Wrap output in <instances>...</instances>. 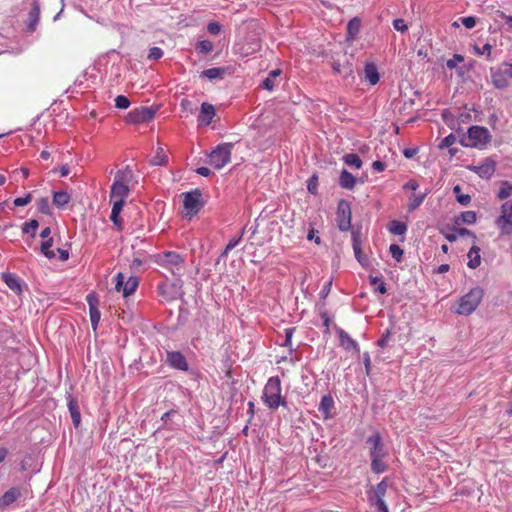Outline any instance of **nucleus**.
<instances>
[{
  "instance_id": "obj_1",
  "label": "nucleus",
  "mask_w": 512,
  "mask_h": 512,
  "mask_svg": "<svg viewBox=\"0 0 512 512\" xmlns=\"http://www.w3.org/2000/svg\"><path fill=\"white\" fill-rule=\"evenodd\" d=\"M366 443L370 446L371 471L375 474L386 472L388 465L383 459L388 456V450L383 443L380 433L378 431L374 432L366 439Z\"/></svg>"
},
{
  "instance_id": "obj_2",
  "label": "nucleus",
  "mask_w": 512,
  "mask_h": 512,
  "mask_svg": "<svg viewBox=\"0 0 512 512\" xmlns=\"http://www.w3.org/2000/svg\"><path fill=\"white\" fill-rule=\"evenodd\" d=\"M281 380L278 376L270 377L264 386L262 400L271 410H276L280 406L288 409V402L282 397Z\"/></svg>"
},
{
  "instance_id": "obj_3",
  "label": "nucleus",
  "mask_w": 512,
  "mask_h": 512,
  "mask_svg": "<svg viewBox=\"0 0 512 512\" xmlns=\"http://www.w3.org/2000/svg\"><path fill=\"white\" fill-rule=\"evenodd\" d=\"M492 136L486 127L473 125L468 131L467 135L462 134L459 143L463 147H472L482 150L491 142Z\"/></svg>"
},
{
  "instance_id": "obj_4",
  "label": "nucleus",
  "mask_w": 512,
  "mask_h": 512,
  "mask_svg": "<svg viewBox=\"0 0 512 512\" xmlns=\"http://www.w3.org/2000/svg\"><path fill=\"white\" fill-rule=\"evenodd\" d=\"M484 297V290L480 286L471 288L466 294L460 297L454 313L462 316L471 315L480 305Z\"/></svg>"
},
{
  "instance_id": "obj_5",
  "label": "nucleus",
  "mask_w": 512,
  "mask_h": 512,
  "mask_svg": "<svg viewBox=\"0 0 512 512\" xmlns=\"http://www.w3.org/2000/svg\"><path fill=\"white\" fill-rule=\"evenodd\" d=\"M157 263L168 268L172 275L181 278L184 274L185 259L182 255L174 251H165L157 255Z\"/></svg>"
},
{
  "instance_id": "obj_6",
  "label": "nucleus",
  "mask_w": 512,
  "mask_h": 512,
  "mask_svg": "<svg viewBox=\"0 0 512 512\" xmlns=\"http://www.w3.org/2000/svg\"><path fill=\"white\" fill-rule=\"evenodd\" d=\"M491 83L498 90H505L512 79V63L504 61L502 64L491 67L490 70Z\"/></svg>"
},
{
  "instance_id": "obj_7",
  "label": "nucleus",
  "mask_w": 512,
  "mask_h": 512,
  "mask_svg": "<svg viewBox=\"0 0 512 512\" xmlns=\"http://www.w3.org/2000/svg\"><path fill=\"white\" fill-rule=\"evenodd\" d=\"M233 143L225 142L217 145L209 154L208 163L220 170L231 161Z\"/></svg>"
},
{
  "instance_id": "obj_8",
  "label": "nucleus",
  "mask_w": 512,
  "mask_h": 512,
  "mask_svg": "<svg viewBox=\"0 0 512 512\" xmlns=\"http://www.w3.org/2000/svg\"><path fill=\"white\" fill-rule=\"evenodd\" d=\"M495 225L500 237L512 235V199L500 206V214L495 219Z\"/></svg>"
},
{
  "instance_id": "obj_9",
  "label": "nucleus",
  "mask_w": 512,
  "mask_h": 512,
  "mask_svg": "<svg viewBox=\"0 0 512 512\" xmlns=\"http://www.w3.org/2000/svg\"><path fill=\"white\" fill-rule=\"evenodd\" d=\"M388 478L384 477L373 489V492L368 494L369 501L375 507L377 512H389L388 506L384 501L387 492Z\"/></svg>"
},
{
  "instance_id": "obj_10",
  "label": "nucleus",
  "mask_w": 512,
  "mask_h": 512,
  "mask_svg": "<svg viewBox=\"0 0 512 512\" xmlns=\"http://www.w3.org/2000/svg\"><path fill=\"white\" fill-rule=\"evenodd\" d=\"M352 212L351 205L348 201L341 199L338 202L337 212H336V221L337 227L340 231L346 232L357 226H352L351 224Z\"/></svg>"
},
{
  "instance_id": "obj_11",
  "label": "nucleus",
  "mask_w": 512,
  "mask_h": 512,
  "mask_svg": "<svg viewBox=\"0 0 512 512\" xmlns=\"http://www.w3.org/2000/svg\"><path fill=\"white\" fill-rule=\"evenodd\" d=\"M183 195V206L186 211L185 214L189 217H193L202 209L204 205L202 201V193L199 189H194L184 193Z\"/></svg>"
},
{
  "instance_id": "obj_12",
  "label": "nucleus",
  "mask_w": 512,
  "mask_h": 512,
  "mask_svg": "<svg viewBox=\"0 0 512 512\" xmlns=\"http://www.w3.org/2000/svg\"><path fill=\"white\" fill-rule=\"evenodd\" d=\"M158 108L153 106H141L131 110L127 115V122L131 124L149 123L155 117Z\"/></svg>"
},
{
  "instance_id": "obj_13",
  "label": "nucleus",
  "mask_w": 512,
  "mask_h": 512,
  "mask_svg": "<svg viewBox=\"0 0 512 512\" xmlns=\"http://www.w3.org/2000/svg\"><path fill=\"white\" fill-rule=\"evenodd\" d=\"M351 240H352V248H353V252H354V256H355L356 260L359 262V264L362 267H364V268L369 267L370 259L367 257V255H365L362 252V247H361V243H362V227L361 226H358V227L352 229Z\"/></svg>"
},
{
  "instance_id": "obj_14",
  "label": "nucleus",
  "mask_w": 512,
  "mask_h": 512,
  "mask_svg": "<svg viewBox=\"0 0 512 512\" xmlns=\"http://www.w3.org/2000/svg\"><path fill=\"white\" fill-rule=\"evenodd\" d=\"M182 280L180 278H177L176 281L168 283H161L158 286L160 295L166 300V301H174L178 298H181L183 296L182 291Z\"/></svg>"
},
{
  "instance_id": "obj_15",
  "label": "nucleus",
  "mask_w": 512,
  "mask_h": 512,
  "mask_svg": "<svg viewBox=\"0 0 512 512\" xmlns=\"http://www.w3.org/2000/svg\"><path fill=\"white\" fill-rule=\"evenodd\" d=\"M467 169L476 173L481 178L489 179L495 173L496 162L492 158L487 157L479 165H468Z\"/></svg>"
},
{
  "instance_id": "obj_16",
  "label": "nucleus",
  "mask_w": 512,
  "mask_h": 512,
  "mask_svg": "<svg viewBox=\"0 0 512 512\" xmlns=\"http://www.w3.org/2000/svg\"><path fill=\"white\" fill-rule=\"evenodd\" d=\"M165 363L175 370H189V365L186 360V357L180 351H166Z\"/></svg>"
},
{
  "instance_id": "obj_17",
  "label": "nucleus",
  "mask_w": 512,
  "mask_h": 512,
  "mask_svg": "<svg viewBox=\"0 0 512 512\" xmlns=\"http://www.w3.org/2000/svg\"><path fill=\"white\" fill-rule=\"evenodd\" d=\"M331 68L335 74L341 75L344 80H351V82L355 80L353 64L348 59L343 63L339 60H333Z\"/></svg>"
},
{
  "instance_id": "obj_18",
  "label": "nucleus",
  "mask_w": 512,
  "mask_h": 512,
  "mask_svg": "<svg viewBox=\"0 0 512 512\" xmlns=\"http://www.w3.org/2000/svg\"><path fill=\"white\" fill-rule=\"evenodd\" d=\"M336 333L339 337V345L346 351H354L359 353L360 347L356 340H354L345 330L336 327Z\"/></svg>"
},
{
  "instance_id": "obj_19",
  "label": "nucleus",
  "mask_w": 512,
  "mask_h": 512,
  "mask_svg": "<svg viewBox=\"0 0 512 512\" xmlns=\"http://www.w3.org/2000/svg\"><path fill=\"white\" fill-rule=\"evenodd\" d=\"M335 409V401L333 396L328 393L322 396L318 405V411L322 414L325 420L334 417L333 410Z\"/></svg>"
},
{
  "instance_id": "obj_20",
  "label": "nucleus",
  "mask_w": 512,
  "mask_h": 512,
  "mask_svg": "<svg viewBox=\"0 0 512 512\" xmlns=\"http://www.w3.org/2000/svg\"><path fill=\"white\" fill-rule=\"evenodd\" d=\"M215 108L212 104L208 103V102H203L201 104V109H200V113L197 117V121H198V125L199 126H208L214 116H215Z\"/></svg>"
},
{
  "instance_id": "obj_21",
  "label": "nucleus",
  "mask_w": 512,
  "mask_h": 512,
  "mask_svg": "<svg viewBox=\"0 0 512 512\" xmlns=\"http://www.w3.org/2000/svg\"><path fill=\"white\" fill-rule=\"evenodd\" d=\"M40 20V4L38 0H32L31 10L28 13L26 29L28 32H34Z\"/></svg>"
},
{
  "instance_id": "obj_22",
  "label": "nucleus",
  "mask_w": 512,
  "mask_h": 512,
  "mask_svg": "<svg viewBox=\"0 0 512 512\" xmlns=\"http://www.w3.org/2000/svg\"><path fill=\"white\" fill-rule=\"evenodd\" d=\"M178 416V411L171 409L165 412L161 416L162 424L158 427V430L174 431L179 429V423L174 421V417Z\"/></svg>"
},
{
  "instance_id": "obj_23",
  "label": "nucleus",
  "mask_w": 512,
  "mask_h": 512,
  "mask_svg": "<svg viewBox=\"0 0 512 512\" xmlns=\"http://www.w3.org/2000/svg\"><path fill=\"white\" fill-rule=\"evenodd\" d=\"M129 187L127 184L121 183L120 181L114 180L111 191H110V200L114 199H123L129 195Z\"/></svg>"
},
{
  "instance_id": "obj_24",
  "label": "nucleus",
  "mask_w": 512,
  "mask_h": 512,
  "mask_svg": "<svg viewBox=\"0 0 512 512\" xmlns=\"http://www.w3.org/2000/svg\"><path fill=\"white\" fill-rule=\"evenodd\" d=\"M365 80L372 86L376 85L380 80V74L377 66L373 62H368L364 66Z\"/></svg>"
},
{
  "instance_id": "obj_25",
  "label": "nucleus",
  "mask_w": 512,
  "mask_h": 512,
  "mask_svg": "<svg viewBox=\"0 0 512 512\" xmlns=\"http://www.w3.org/2000/svg\"><path fill=\"white\" fill-rule=\"evenodd\" d=\"M3 282L16 294L22 292L20 278L14 273H2Z\"/></svg>"
},
{
  "instance_id": "obj_26",
  "label": "nucleus",
  "mask_w": 512,
  "mask_h": 512,
  "mask_svg": "<svg viewBox=\"0 0 512 512\" xmlns=\"http://www.w3.org/2000/svg\"><path fill=\"white\" fill-rule=\"evenodd\" d=\"M67 405L73 425L77 428L81 423V413L78 407V403L71 395H69L67 397Z\"/></svg>"
},
{
  "instance_id": "obj_27",
  "label": "nucleus",
  "mask_w": 512,
  "mask_h": 512,
  "mask_svg": "<svg viewBox=\"0 0 512 512\" xmlns=\"http://www.w3.org/2000/svg\"><path fill=\"white\" fill-rule=\"evenodd\" d=\"M227 72L226 67H213L206 70H203L200 73V78H206L210 81L223 79Z\"/></svg>"
},
{
  "instance_id": "obj_28",
  "label": "nucleus",
  "mask_w": 512,
  "mask_h": 512,
  "mask_svg": "<svg viewBox=\"0 0 512 512\" xmlns=\"http://www.w3.org/2000/svg\"><path fill=\"white\" fill-rule=\"evenodd\" d=\"M19 497H20L19 488H17V487L10 488L0 497V508H5V507L11 505Z\"/></svg>"
},
{
  "instance_id": "obj_29",
  "label": "nucleus",
  "mask_w": 512,
  "mask_h": 512,
  "mask_svg": "<svg viewBox=\"0 0 512 512\" xmlns=\"http://www.w3.org/2000/svg\"><path fill=\"white\" fill-rule=\"evenodd\" d=\"M361 28V20L358 17L352 18L347 24L346 39L354 41L357 39Z\"/></svg>"
},
{
  "instance_id": "obj_30",
  "label": "nucleus",
  "mask_w": 512,
  "mask_h": 512,
  "mask_svg": "<svg viewBox=\"0 0 512 512\" xmlns=\"http://www.w3.org/2000/svg\"><path fill=\"white\" fill-rule=\"evenodd\" d=\"M357 183V178L348 170L343 169L339 176V185L348 190H352Z\"/></svg>"
},
{
  "instance_id": "obj_31",
  "label": "nucleus",
  "mask_w": 512,
  "mask_h": 512,
  "mask_svg": "<svg viewBox=\"0 0 512 512\" xmlns=\"http://www.w3.org/2000/svg\"><path fill=\"white\" fill-rule=\"evenodd\" d=\"M467 257L469 258V261L467 263L468 267L471 269H476L481 264V257H480V248L476 245H473L468 254Z\"/></svg>"
},
{
  "instance_id": "obj_32",
  "label": "nucleus",
  "mask_w": 512,
  "mask_h": 512,
  "mask_svg": "<svg viewBox=\"0 0 512 512\" xmlns=\"http://www.w3.org/2000/svg\"><path fill=\"white\" fill-rule=\"evenodd\" d=\"M428 194V190H426L424 193L412 194L409 197V203L407 205L408 212H413L414 210L419 208Z\"/></svg>"
},
{
  "instance_id": "obj_33",
  "label": "nucleus",
  "mask_w": 512,
  "mask_h": 512,
  "mask_svg": "<svg viewBox=\"0 0 512 512\" xmlns=\"http://www.w3.org/2000/svg\"><path fill=\"white\" fill-rule=\"evenodd\" d=\"M281 74L280 69L269 72L268 76L262 81L261 87L267 91H273L275 87V79Z\"/></svg>"
},
{
  "instance_id": "obj_34",
  "label": "nucleus",
  "mask_w": 512,
  "mask_h": 512,
  "mask_svg": "<svg viewBox=\"0 0 512 512\" xmlns=\"http://www.w3.org/2000/svg\"><path fill=\"white\" fill-rule=\"evenodd\" d=\"M407 229V224L398 220H392L388 225V231L398 236H403L407 232Z\"/></svg>"
},
{
  "instance_id": "obj_35",
  "label": "nucleus",
  "mask_w": 512,
  "mask_h": 512,
  "mask_svg": "<svg viewBox=\"0 0 512 512\" xmlns=\"http://www.w3.org/2000/svg\"><path fill=\"white\" fill-rule=\"evenodd\" d=\"M139 285L138 277L130 276L126 281L122 289V294L124 297L130 296L135 292Z\"/></svg>"
},
{
  "instance_id": "obj_36",
  "label": "nucleus",
  "mask_w": 512,
  "mask_h": 512,
  "mask_svg": "<svg viewBox=\"0 0 512 512\" xmlns=\"http://www.w3.org/2000/svg\"><path fill=\"white\" fill-rule=\"evenodd\" d=\"M70 200L71 197L66 191H56L53 194V204L58 208H63L70 202Z\"/></svg>"
},
{
  "instance_id": "obj_37",
  "label": "nucleus",
  "mask_w": 512,
  "mask_h": 512,
  "mask_svg": "<svg viewBox=\"0 0 512 512\" xmlns=\"http://www.w3.org/2000/svg\"><path fill=\"white\" fill-rule=\"evenodd\" d=\"M168 156L162 147H158L155 155L150 159L149 163L152 166H162L167 164Z\"/></svg>"
},
{
  "instance_id": "obj_38",
  "label": "nucleus",
  "mask_w": 512,
  "mask_h": 512,
  "mask_svg": "<svg viewBox=\"0 0 512 512\" xmlns=\"http://www.w3.org/2000/svg\"><path fill=\"white\" fill-rule=\"evenodd\" d=\"M133 177V170L129 166H126L124 169L117 171L114 180L128 184L132 181Z\"/></svg>"
},
{
  "instance_id": "obj_39",
  "label": "nucleus",
  "mask_w": 512,
  "mask_h": 512,
  "mask_svg": "<svg viewBox=\"0 0 512 512\" xmlns=\"http://www.w3.org/2000/svg\"><path fill=\"white\" fill-rule=\"evenodd\" d=\"M369 282L374 286V290L376 292L380 294H385L387 292L386 283L381 276L369 275Z\"/></svg>"
},
{
  "instance_id": "obj_40",
  "label": "nucleus",
  "mask_w": 512,
  "mask_h": 512,
  "mask_svg": "<svg viewBox=\"0 0 512 512\" xmlns=\"http://www.w3.org/2000/svg\"><path fill=\"white\" fill-rule=\"evenodd\" d=\"M343 162L351 167H354L356 169H360L362 167V160L360 156L356 153H349L343 156Z\"/></svg>"
},
{
  "instance_id": "obj_41",
  "label": "nucleus",
  "mask_w": 512,
  "mask_h": 512,
  "mask_svg": "<svg viewBox=\"0 0 512 512\" xmlns=\"http://www.w3.org/2000/svg\"><path fill=\"white\" fill-rule=\"evenodd\" d=\"M477 220V216H476V213L474 211H464L462 212L457 218H456V221L455 223L456 224H459L460 222L461 223H465V224H468V225H472L476 222Z\"/></svg>"
},
{
  "instance_id": "obj_42",
  "label": "nucleus",
  "mask_w": 512,
  "mask_h": 512,
  "mask_svg": "<svg viewBox=\"0 0 512 512\" xmlns=\"http://www.w3.org/2000/svg\"><path fill=\"white\" fill-rule=\"evenodd\" d=\"M53 238L49 237L48 239H45L41 243V253L48 259H53L55 257V253L53 250H51V247L53 246Z\"/></svg>"
},
{
  "instance_id": "obj_43",
  "label": "nucleus",
  "mask_w": 512,
  "mask_h": 512,
  "mask_svg": "<svg viewBox=\"0 0 512 512\" xmlns=\"http://www.w3.org/2000/svg\"><path fill=\"white\" fill-rule=\"evenodd\" d=\"M512 195V184L509 181H503L497 192V198L505 200Z\"/></svg>"
},
{
  "instance_id": "obj_44",
  "label": "nucleus",
  "mask_w": 512,
  "mask_h": 512,
  "mask_svg": "<svg viewBox=\"0 0 512 512\" xmlns=\"http://www.w3.org/2000/svg\"><path fill=\"white\" fill-rule=\"evenodd\" d=\"M39 227V222L36 219H31L22 225V232L29 234L32 238L36 236V230Z\"/></svg>"
},
{
  "instance_id": "obj_45",
  "label": "nucleus",
  "mask_w": 512,
  "mask_h": 512,
  "mask_svg": "<svg viewBox=\"0 0 512 512\" xmlns=\"http://www.w3.org/2000/svg\"><path fill=\"white\" fill-rule=\"evenodd\" d=\"M442 118L444 122L453 130H456L457 133L462 132V129L459 126L460 121L458 119H455L450 113L443 112Z\"/></svg>"
},
{
  "instance_id": "obj_46",
  "label": "nucleus",
  "mask_w": 512,
  "mask_h": 512,
  "mask_svg": "<svg viewBox=\"0 0 512 512\" xmlns=\"http://www.w3.org/2000/svg\"><path fill=\"white\" fill-rule=\"evenodd\" d=\"M442 118L444 122L453 130H456L457 133L462 132V129L459 126L460 121L458 119H455L450 113L443 112Z\"/></svg>"
},
{
  "instance_id": "obj_47",
  "label": "nucleus",
  "mask_w": 512,
  "mask_h": 512,
  "mask_svg": "<svg viewBox=\"0 0 512 512\" xmlns=\"http://www.w3.org/2000/svg\"><path fill=\"white\" fill-rule=\"evenodd\" d=\"M214 45L209 40H201L197 42L195 49L200 54H208L213 51Z\"/></svg>"
},
{
  "instance_id": "obj_48",
  "label": "nucleus",
  "mask_w": 512,
  "mask_h": 512,
  "mask_svg": "<svg viewBox=\"0 0 512 512\" xmlns=\"http://www.w3.org/2000/svg\"><path fill=\"white\" fill-rule=\"evenodd\" d=\"M36 207H37V210L39 212H41L42 214H45V215L51 214L50 203H49V199L47 197H41V198L37 199Z\"/></svg>"
},
{
  "instance_id": "obj_49",
  "label": "nucleus",
  "mask_w": 512,
  "mask_h": 512,
  "mask_svg": "<svg viewBox=\"0 0 512 512\" xmlns=\"http://www.w3.org/2000/svg\"><path fill=\"white\" fill-rule=\"evenodd\" d=\"M295 331H296L295 327L286 328L285 329V340L281 344V346L288 348L290 352H293L292 337H293Z\"/></svg>"
},
{
  "instance_id": "obj_50",
  "label": "nucleus",
  "mask_w": 512,
  "mask_h": 512,
  "mask_svg": "<svg viewBox=\"0 0 512 512\" xmlns=\"http://www.w3.org/2000/svg\"><path fill=\"white\" fill-rule=\"evenodd\" d=\"M389 253L392 258L399 263L402 261L404 250L397 244H391L389 247Z\"/></svg>"
},
{
  "instance_id": "obj_51",
  "label": "nucleus",
  "mask_w": 512,
  "mask_h": 512,
  "mask_svg": "<svg viewBox=\"0 0 512 512\" xmlns=\"http://www.w3.org/2000/svg\"><path fill=\"white\" fill-rule=\"evenodd\" d=\"M89 314L92 329L96 331L101 318V313L98 308L92 307V309L89 310Z\"/></svg>"
},
{
  "instance_id": "obj_52",
  "label": "nucleus",
  "mask_w": 512,
  "mask_h": 512,
  "mask_svg": "<svg viewBox=\"0 0 512 512\" xmlns=\"http://www.w3.org/2000/svg\"><path fill=\"white\" fill-rule=\"evenodd\" d=\"M307 190L309 193H311L313 195H317V193H318V176L316 174H313L307 180Z\"/></svg>"
},
{
  "instance_id": "obj_53",
  "label": "nucleus",
  "mask_w": 512,
  "mask_h": 512,
  "mask_svg": "<svg viewBox=\"0 0 512 512\" xmlns=\"http://www.w3.org/2000/svg\"><path fill=\"white\" fill-rule=\"evenodd\" d=\"M474 51L477 55H486L487 59H491L492 45L489 43L484 44L481 48L477 45L474 46Z\"/></svg>"
},
{
  "instance_id": "obj_54",
  "label": "nucleus",
  "mask_w": 512,
  "mask_h": 512,
  "mask_svg": "<svg viewBox=\"0 0 512 512\" xmlns=\"http://www.w3.org/2000/svg\"><path fill=\"white\" fill-rule=\"evenodd\" d=\"M390 339H391V331L389 329H386L382 333L380 339L377 341V345L380 348L384 349L389 345Z\"/></svg>"
},
{
  "instance_id": "obj_55",
  "label": "nucleus",
  "mask_w": 512,
  "mask_h": 512,
  "mask_svg": "<svg viewBox=\"0 0 512 512\" xmlns=\"http://www.w3.org/2000/svg\"><path fill=\"white\" fill-rule=\"evenodd\" d=\"M130 104V100L125 95H118L115 98V106L118 109H127Z\"/></svg>"
},
{
  "instance_id": "obj_56",
  "label": "nucleus",
  "mask_w": 512,
  "mask_h": 512,
  "mask_svg": "<svg viewBox=\"0 0 512 512\" xmlns=\"http://www.w3.org/2000/svg\"><path fill=\"white\" fill-rule=\"evenodd\" d=\"M464 61V57L460 54H454L452 58L446 61V66L448 69L457 68V64Z\"/></svg>"
},
{
  "instance_id": "obj_57",
  "label": "nucleus",
  "mask_w": 512,
  "mask_h": 512,
  "mask_svg": "<svg viewBox=\"0 0 512 512\" xmlns=\"http://www.w3.org/2000/svg\"><path fill=\"white\" fill-rule=\"evenodd\" d=\"M456 142V136L454 134H449L442 139L439 144L440 149L450 148Z\"/></svg>"
},
{
  "instance_id": "obj_58",
  "label": "nucleus",
  "mask_w": 512,
  "mask_h": 512,
  "mask_svg": "<svg viewBox=\"0 0 512 512\" xmlns=\"http://www.w3.org/2000/svg\"><path fill=\"white\" fill-rule=\"evenodd\" d=\"M163 50L159 47H152L150 48L149 50V53L147 55V59L148 60H159L160 58H162L163 56Z\"/></svg>"
},
{
  "instance_id": "obj_59",
  "label": "nucleus",
  "mask_w": 512,
  "mask_h": 512,
  "mask_svg": "<svg viewBox=\"0 0 512 512\" xmlns=\"http://www.w3.org/2000/svg\"><path fill=\"white\" fill-rule=\"evenodd\" d=\"M441 233L444 235L445 239H447L451 243L455 242L458 239V235L456 233V227H454V226L448 227L447 232H444L442 230Z\"/></svg>"
},
{
  "instance_id": "obj_60",
  "label": "nucleus",
  "mask_w": 512,
  "mask_h": 512,
  "mask_svg": "<svg viewBox=\"0 0 512 512\" xmlns=\"http://www.w3.org/2000/svg\"><path fill=\"white\" fill-rule=\"evenodd\" d=\"M110 220L113 222L115 228L117 231L123 230V221L120 217V214L111 213L110 214Z\"/></svg>"
},
{
  "instance_id": "obj_61",
  "label": "nucleus",
  "mask_w": 512,
  "mask_h": 512,
  "mask_svg": "<svg viewBox=\"0 0 512 512\" xmlns=\"http://www.w3.org/2000/svg\"><path fill=\"white\" fill-rule=\"evenodd\" d=\"M393 27L395 30L400 31L402 33L408 30V26L405 21L401 18H397L393 20Z\"/></svg>"
},
{
  "instance_id": "obj_62",
  "label": "nucleus",
  "mask_w": 512,
  "mask_h": 512,
  "mask_svg": "<svg viewBox=\"0 0 512 512\" xmlns=\"http://www.w3.org/2000/svg\"><path fill=\"white\" fill-rule=\"evenodd\" d=\"M459 20L467 29H472L476 25V18L474 16L461 17Z\"/></svg>"
},
{
  "instance_id": "obj_63",
  "label": "nucleus",
  "mask_w": 512,
  "mask_h": 512,
  "mask_svg": "<svg viewBox=\"0 0 512 512\" xmlns=\"http://www.w3.org/2000/svg\"><path fill=\"white\" fill-rule=\"evenodd\" d=\"M31 200H32V195H31V193H28L24 197H17V198H15L14 199V206H17V207L25 206L28 203H30Z\"/></svg>"
},
{
  "instance_id": "obj_64",
  "label": "nucleus",
  "mask_w": 512,
  "mask_h": 512,
  "mask_svg": "<svg viewBox=\"0 0 512 512\" xmlns=\"http://www.w3.org/2000/svg\"><path fill=\"white\" fill-rule=\"evenodd\" d=\"M125 284V276L123 273L119 272L115 276V289L118 292H122L123 286Z\"/></svg>"
}]
</instances>
